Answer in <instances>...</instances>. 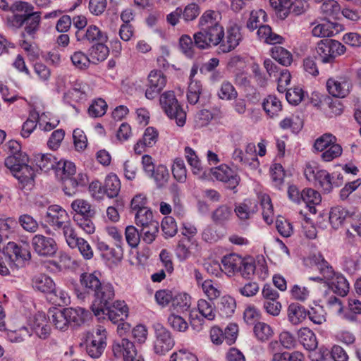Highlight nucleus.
I'll return each mask as SVG.
<instances>
[{
    "mask_svg": "<svg viewBox=\"0 0 361 361\" xmlns=\"http://www.w3.org/2000/svg\"><path fill=\"white\" fill-rule=\"evenodd\" d=\"M54 171L56 177L63 182L64 192L68 196L73 195L78 187L85 186L88 182L87 174L78 173L75 175V165L70 161H57Z\"/></svg>",
    "mask_w": 361,
    "mask_h": 361,
    "instance_id": "nucleus-1",
    "label": "nucleus"
},
{
    "mask_svg": "<svg viewBox=\"0 0 361 361\" xmlns=\"http://www.w3.org/2000/svg\"><path fill=\"white\" fill-rule=\"evenodd\" d=\"M87 353L92 358L99 357L106 347L107 331L98 325L84 335Z\"/></svg>",
    "mask_w": 361,
    "mask_h": 361,
    "instance_id": "nucleus-2",
    "label": "nucleus"
},
{
    "mask_svg": "<svg viewBox=\"0 0 361 361\" xmlns=\"http://www.w3.org/2000/svg\"><path fill=\"white\" fill-rule=\"evenodd\" d=\"M11 11L15 12H24L25 13V32L23 33V37H25L27 35L31 38L35 37V34L39 27L41 21V13L33 12V6L25 1H16L11 5Z\"/></svg>",
    "mask_w": 361,
    "mask_h": 361,
    "instance_id": "nucleus-3",
    "label": "nucleus"
},
{
    "mask_svg": "<svg viewBox=\"0 0 361 361\" xmlns=\"http://www.w3.org/2000/svg\"><path fill=\"white\" fill-rule=\"evenodd\" d=\"M319 269L323 277L329 282L334 292L344 297L349 292V283L343 275L336 273L324 259L319 263Z\"/></svg>",
    "mask_w": 361,
    "mask_h": 361,
    "instance_id": "nucleus-4",
    "label": "nucleus"
},
{
    "mask_svg": "<svg viewBox=\"0 0 361 361\" xmlns=\"http://www.w3.org/2000/svg\"><path fill=\"white\" fill-rule=\"evenodd\" d=\"M345 51V47L341 42L326 39L317 43L314 57L323 63H332L337 56L343 54Z\"/></svg>",
    "mask_w": 361,
    "mask_h": 361,
    "instance_id": "nucleus-5",
    "label": "nucleus"
},
{
    "mask_svg": "<svg viewBox=\"0 0 361 361\" xmlns=\"http://www.w3.org/2000/svg\"><path fill=\"white\" fill-rule=\"evenodd\" d=\"M159 102L162 109L171 119H175L178 126H184L186 113L178 104L173 91H166L161 94Z\"/></svg>",
    "mask_w": 361,
    "mask_h": 361,
    "instance_id": "nucleus-6",
    "label": "nucleus"
},
{
    "mask_svg": "<svg viewBox=\"0 0 361 361\" xmlns=\"http://www.w3.org/2000/svg\"><path fill=\"white\" fill-rule=\"evenodd\" d=\"M92 296L94 299L92 302V310L98 319H101L104 317L103 309L111 303L114 298V288L109 283H102Z\"/></svg>",
    "mask_w": 361,
    "mask_h": 361,
    "instance_id": "nucleus-7",
    "label": "nucleus"
},
{
    "mask_svg": "<svg viewBox=\"0 0 361 361\" xmlns=\"http://www.w3.org/2000/svg\"><path fill=\"white\" fill-rule=\"evenodd\" d=\"M304 174L308 180L316 181L326 192H329L334 187L341 185L340 181L333 180L334 176H331L327 171L319 169L310 164L306 165Z\"/></svg>",
    "mask_w": 361,
    "mask_h": 361,
    "instance_id": "nucleus-8",
    "label": "nucleus"
},
{
    "mask_svg": "<svg viewBox=\"0 0 361 361\" xmlns=\"http://www.w3.org/2000/svg\"><path fill=\"white\" fill-rule=\"evenodd\" d=\"M223 26H217L203 30H199L193 35L197 48L207 49L216 47L221 42L223 36Z\"/></svg>",
    "mask_w": 361,
    "mask_h": 361,
    "instance_id": "nucleus-9",
    "label": "nucleus"
},
{
    "mask_svg": "<svg viewBox=\"0 0 361 361\" xmlns=\"http://www.w3.org/2000/svg\"><path fill=\"white\" fill-rule=\"evenodd\" d=\"M218 44L219 53H228L234 50L241 42L243 37L240 29L236 24L227 27L226 32L223 29V36Z\"/></svg>",
    "mask_w": 361,
    "mask_h": 361,
    "instance_id": "nucleus-10",
    "label": "nucleus"
},
{
    "mask_svg": "<svg viewBox=\"0 0 361 361\" xmlns=\"http://www.w3.org/2000/svg\"><path fill=\"white\" fill-rule=\"evenodd\" d=\"M31 244L35 253L40 257H52L58 250L55 239L42 234L35 235Z\"/></svg>",
    "mask_w": 361,
    "mask_h": 361,
    "instance_id": "nucleus-11",
    "label": "nucleus"
},
{
    "mask_svg": "<svg viewBox=\"0 0 361 361\" xmlns=\"http://www.w3.org/2000/svg\"><path fill=\"white\" fill-rule=\"evenodd\" d=\"M166 76L161 71H151L147 79L145 97L150 100L157 97L166 87Z\"/></svg>",
    "mask_w": 361,
    "mask_h": 361,
    "instance_id": "nucleus-12",
    "label": "nucleus"
},
{
    "mask_svg": "<svg viewBox=\"0 0 361 361\" xmlns=\"http://www.w3.org/2000/svg\"><path fill=\"white\" fill-rule=\"evenodd\" d=\"M102 283L97 272L82 273L80 276V289L75 290L78 298L85 300L89 295L95 293Z\"/></svg>",
    "mask_w": 361,
    "mask_h": 361,
    "instance_id": "nucleus-13",
    "label": "nucleus"
},
{
    "mask_svg": "<svg viewBox=\"0 0 361 361\" xmlns=\"http://www.w3.org/2000/svg\"><path fill=\"white\" fill-rule=\"evenodd\" d=\"M326 90L328 92L335 97L343 98L346 97L351 87V84L345 76L332 77L327 80Z\"/></svg>",
    "mask_w": 361,
    "mask_h": 361,
    "instance_id": "nucleus-14",
    "label": "nucleus"
},
{
    "mask_svg": "<svg viewBox=\"0 0 361 361\" xmlns=\"http://www.w3.org/2000/svg\"><path fill=\"white\" fill-rule=\"evenodd\" d=\"M155 333L154 351L157 354L164 355L174 345L173 339L171 336V333L161 324L156 326Z\"/></svg>",
    "mask_w": 361,
    "mask_h": 361,
    "instance_id": "nucleus-15",
    "label": "nucleus"
},
{
    "mask_svg": "<svg viewBox=\"0 0 361 361\" xmlns=\"http://www.w3.org/2000/svg\"><path fill=\"white\" fill-rule=\"evenodd\" d=\"M112 351L117 358L124 361H133L137 355V350L133 342L127 338L115 341L112 345Z\"/></svg>",
    "mask_w": 361,
    "mask_h": 361,
    "instance_id": "nucleus-16",
    "label": "nucleus"
},
{
    "mask_svg": "<svg viewBox=\"0 0 361 361\" xmlns=\"http://www.w3.org/2000/svg\"><path fill=\"white\" fill-rule=\"evenodd\" d=\"M211 172L217 180L227 183L231 188H235L239 183V176L226 164L213 168Z\"/></svg>",
    "mask_w": 361,
    "mask_h": 361,
    "instance_id": "nucleus-17",
    "label": "nucleus"
},
{
    "mask_svg": "<svg viewBox=\"0 0 361 361\" xmlns=\"http://www.w3.org/2000/svg\"><path fill=\"white\" fill-rule=\"evenodd\" d=\"M104 319L105 316L108 317L109 320L116 324L120 321H123L128 317V308L124 301L117 300L110 303L107 307L103 309Z\"/></svg>",
    "mask_w": 361,
    "mask_h": 361,
    "instance_id": "nucleus-18",
    "label": "nucleus"
},
{
    "mask_svg": "<svg viewBox=\"0 0 361 361\" xmlns=\"http://www.w3.org/2000/svg\"><path fill=\"white\" fill-rule=\"evenodd\" d=\"M75 37L78 41L88 42H106L107 35L106 32L102 31L99 27L94 25H91L85 30L76 31Z\"/></svg>",
    "mask_w": 361,
    "mask_h": 361,
    "instance_id": "nucleus-19",
    "label": "nucleus"
},
{
    "mask_svg": "<svg viewBox=\"0 0 361 361\" xmlns=\"http://www.w3.org/2000/svg\"><path fill=\"white\" fill-rule=\"evenodd\" d=\"M68 216L61 207L54 204L49 207L47 212V221L56 228H61L68 223Z\"/></svg>",
    "mask_w": 361,
    "mask_h": 361,
    "instance_id": "nucleus-20",
    "label": "nucleus"
},
{
    "mask_svg": "<svg viewBox=\"0 0 361 361\" xmlns=\"http://www.w3.org/2000/svg\"><path fill=\"white\" fill-rule=\"evenodd\" d=\"M30 326L37 336L45 339L50 334V326L44 312H39L30 321Z\"/></svg>",
    "mask_w": 361,
    "mask_h": 361,
    "instance_id": "nucleus-21",
    "label": "nucleus"
},
{
    "mask_svg": "<svg viewBox=\"0 0 361 361\" xmlns=\"http://www.w3.org/2000/svg\"><path fill=\"white\" fill-rule=\"evenodd\" d=\"M257 210V202L250 199H246L242 202L235 204L234 208L235 215L243 221L251 219Z\"/></svg>",
    "mask_w": 361,
    "mask_h": 361,
    "instance_id": "nucleus-22",
    "label": "nucleus"
},
{
    "mask_svg": "<svg viewBox=\"0 0 361 361\" xmlns=\"http://www.w3.org/2000/svg\"><path fill=\"white\" fill-rule=\"evenodd\" d=\"M97 247L101 252L102 257L108 262L116 264L123 259V247H116V248H114L104 241H98Z\"/></svg>",
    "mask_w": 361,
    "mask_h": 361,
    "instance_id": "nucleus-23",
    "label": "nucleus"
},
{
    "mask_svg": "<svg viewBox=\"0 0 361 361\" xmlns=\"http://www.w3.org/2000/svg\"><path fill=\"white\" fill-rule=\"evenodd\" d=\"M243 262V258L235 253L224 256L221 259L223 272L229 277L234 276L242 267Z\"/></svg>",
    "mask_w": 361,
    "mask_h": 361,
    "instance_id": "nucleus-24",
    "label": "nucleus"
},
{
    "mask_svg": "<svg viewBox=\"0 0 361 361\" xmlns=\"http://www.w3.org/2000/svg\"><path fill=\"white\" fill-rule=\"evenodd\" d=\"M32 286L35 290L49 295L54 290L56 284L50 276L39 274L32 277Z\"/></svg>",
    "mask_w": 361,
    "mask_h": 361,
    "instance_id": "nucleus-25",
    "label": "nucleus"
},
{
    "mask_svg": "<svg viewBox=\"0 0 361 361\" xmlns=\"http://www.w3.org/2000/svg\"><path fill=\"white\" fill-rule=\"evenodd\" d=\"M221 16L219 12L213 10L205 11L199 18L198 27L200 30H203L220 26L221 25Z\"/></svg>",
    "mask_w": 361,
    "mask_h": 361,
    "instance_id": "nucleus-26",
    "label": "nucleus"
},
{
    "mask_svg": "<svg viewBox=\"0 0 361 361\" xmlns=\"http://www.w3.org/2000/svg\"><path fill=\"white\" fill-rule=\"evenodd\" d=\"M262 108L269 118H275L282 111V104L275 95H268L263 100Z\"/></svg>",
    "mask_w": 361,
    "mask_h": 361,
    "instance_id": "nucleus-27",
    "label": "nucleus"
},
{
    "mask_svg": "<svg viewBox=\"0 0 361 361\" xmlns=\"http://www.w3.org/2000/svg\"><path fill=\"white\" fill-rule=\"evenodd\" d=\"M191 305V298L185 293H178L173 295L170 311L184 313Z\"/></svg>",
    "mask_w": 361,
    "mask_h": 361,
    "instance_id": "nucleus-28",
    "label": "nucleus"
},
{
    "mask_svg": "<svg viewBox=\"0 0 361 361\" xmlns=\"http://www.w3.org/2000/svg\"><path fill=\"white\" fill-rule=\"evenodd\" d=\"M298 338L299 342L303 347L310 350H314L318 345L316 335L308 328H301L298 331Z\"/></svg>",
    "mask_w": 361,
    "mask_h": 361,
    "instance_id": "nucleus-29",
    "label": "nucleus"
},
{
    "mask_svg": "<svg viewBox=\"0 0 361 361\" xmlns=\"http://www.w3.org/2000/svg\"><path fill=\"white\" fill-rule=\"evenodd\" d=\"M66 316L70 324L74 326H80L88 318L90 312L88 310L82 307L66 308Z\"/></svg>",
    "mask_w": 361,
    "mask_h": 361,
    "instance_id": "nucleus-30",
    "label": "nucleus"
},
{
    "mask_svg": "<svg viewBox=\"0 0 361 361\" xmlns=\"http://www.w3.org/2000/svg\"><path fill=\"white\" fill-rule=\"evenodd\" d=\"M49 319L56 329L65 331L68 329L69 322L66 316V308L63 310H54L49 312Z\"/></svg>",
    "mask_w": 361,
    "mask_h": 361,
    "instance_id": "nucleus-31",
    "label": "nucleus"
},
{
    "mask_svg": "<svg viewBox=\"0 0 361 361\" xmlns=\"http://www.w3.org/2000/svg\"><path fill=\"white\" fill-rule=\"evenodd\" d=\"M287 314L288 321L293 325H298L306 318L307 312L302 305L291 303L288 307Z\"/></svg>",
    "mask_w": 361,
    "mask_h": 361,
    "instance_id": "nucleus-32",
    "label": "nucleus"
},
{
    "mask_svg": "<svg viewBox=\"0 0 361 361\" xmlns=\"http://www.w3.org/2000/svg\"><path fill=\"white\" fill-rule=\"evenodd\" d=\"M268 16L262 9L253 10L246 23V27L250 31H254L263 25L267 21Z\"/></svg>",
    "mask_w": 361,
    "mask_h": 361,
    "instance_id": "nucleus-33",
    "label": "nucleus"
},
{
    "mask_svg": "<svg viewBox=\"0 0 361 361\" xmlns=\"http://www.w3.org/2000/svg\"><path fill=\"white\" fill-rule=\"evenodd\" d=\"M236 307L235 300L229 295L221 297L217 304L219 314L223 317H229L233 315Z\"/></svg>",
    "mask_w": 361,
    "mask_h": 361,
    "instance_id": "nucleus-34",
    "label": "nucleus"
},
{
    "mask_svg": "<svg viewBox=\"0 0 361 361\" xmlns=\"http://www.w3.org/2000/svg\"><path fill=\"white\" fill-rule=\"evenodd\" d=\"M12 173L23 187L27 185H32L35 176L33 169L28 166L27 164L21 166L20 169H18L16 171Z\"/></svg>",
    "mask_w": 361,
    "mask_h": 361,
    "instance_id": "nucleus-35",
    "label": "nucleus"
},
{
    "mask_svg": "<svg viewBox=\"0 0 361 361\" xmlns=\"http://www.w3.org/2000/svg\"><path fill=\"white\" fill-rule=\"evenodd\" d=\"M349 213L345 208L338 206L331 208L329 212V222L334 229L338 228L346 218Z\"/></svg>",
    "mask_w": 361,
    "mask_h": 361,
    "instance_id": "nucleus-36",
    "label": "nucleus"
},
{
    "mask_svg": "<svg viewBox=\"0 0 361 361\" xmlns=\"http://www.w3.org/2000/svg\"><path fill=\"white\" fill-rule=\"evenodd\" d=\"M180 312H171L167 318V324L178 332H185L188 329V324Z\"/></svg>",
    "mask_w": 361,
    "mask_h": 361,
    "instance_id": "nucleus-37",
    "label": "nucleus"
},
{
    "mask_svg": "<svg viewBox=\"0 0 361 361\" xmlns=\"http://www.w3.org/2000/svg\"><path fill=\"white\" fill-rule=\"evenodd\" d=\"M106 42H99L92 46L89 50L90 57L93 63L104 61L109 56V48L104 44Z\"/></svg>",
    "mask_w": 361,
    "mask_h": 361,
    "instance_id": "nucleus-38",
    "label": "nucleus"
},
{
    "mask_svg": "<svg viewBox=\"0 0 361 361\" xmlns=\"http://www.w3.org/2000/svg\"><path fill=\"white\" fill-rule=\"evenodd\" d=\"M197 245L196 241L183 238L178 243L176 250L177 257L180 261H184L191 255V250Z\"/></svg>",
    "mask_w": 361,
    "mask_h": 361,
    "instance_id": "nucleus-39",
    "label": "nucleus"
},
{
    "mask_svg": "<svg viewBox=\"0 0 361 361\" xmlns=\"http://www.w3.org/2000/svg\"><path fill=\"white\" fill-rule=\"evenodd\" d=\"M257 35L260 40L268 44L281 43L282 40V37L273 32L271 27L268 25H263L257 28Z\"/></svg>",
    "mask_w": 361,
    "mask_h": 361,
    "instance_id": "nucleus-40",
    "label": "nucleus"
},
{
    "mask_svg": "<svg viewBox=\"0 0 361 361\" xmlns=\"http://www.w3.org/2000/svg\"><path fill=\"white\" fill-rule=\"evenodd\" d=\"M259 199L262 209L263 219L267 224H271L274 221V209L271 198L268 195L262 193L259 195Z\"/></svg>",
    "mask_w": 361,
    "mask_h": 361,
    "instance_id": "nucleus-41",
    "label": "nucleus"
},
{
    "mask_svg": "<svg viewBox=\"0 0 361 361\" xmlns=\"http://www.w3.org/2000/svg\"><path fill=\"white\" fill-rule=\"evenodd\" d=\"M104 190L106 195L113 198L116 197L121 190V181L115 174H110L106 176L104 183Z\"/></svg>",
    "mask_w": 361,
    "mask_h": 361,
    "instance_id": "nucleus-42",
    "label": "nucleus"
},
{
    "mask_svg": "<svg viewBox=\"0 0 361 361\" xmlns=\"http://www.w3.org/2000/svg\"><path fill=\"white\" fill-rule=\"evenodd\" d=\"M85 86L78 84L75 85L73 88L65 92L63 98L66 103L71 104L73 102H80L85 99Z\"/></svg>",
    "mask_w": 361,
    "mask_h": 361,
    "instance_id": "nucleus-43",
    "label": "nucleus"
},
{
    "mask_svg": "<svg viewBox=\"0 0 361 361\" xmlns=\"http://www.w3.org/2000/svg\"><path fill=\"white\" fill-rule=\"evenodd\" d=\"M35 161L40 170L47 172L51 169H55L56 159L51 154H39L35 156Z\"/></svg>",
    "mask_w": 361,
    "mask_h": 361,
    "instance_id": "nucleus-44",
    "label": "nucleus"
},
{
    "mask_svg": "<svg viewBox=\"0 0 361 361\" xmlns=\"http://www.w3.org/2000/svg\"><path fill=\"white\" fill-rule=\"evenodd\" d=\"M185 156L188 164L191 167L192 173L195 175L201 176L203 172V168L195 151L190 147H186L185 148Z\"/></svg>",
    "mask_w": 361,
    "mask_h": 361,
    "instance_id": "nucleus-45",
    "label": "nucleus"
},
{
    "mask_svg": "<svg viewBox=\"0 0 361 361\" xmlns=\"http://www.w3.org/2000/svg\"><path fill=\"white\" fill-rule=\"evenodd\" d=\"M71 208L75 212L74 216H92L94 214L90 204L82 199H77L71 203Z\"/></svg>",
    "mask_w": 361,
    "mask_h": 361,
    "instance_id": "nucleus-46",
    "label": "nucleus"
},
{
    "mask_svg": "<svg viewBox=\"0 0 361 361\" xmlns=\"http://www.w3.org/2000/svg\"><path fill=\"white\" fill-rule=\"evenodd\" d=\"M197 310L199 313L208 321H213L215 319V307L212 302L200 299L197 301Z\"/></svg>",
    "mask_w": 361,
    "mask_h": 361,
    "instance_id": "nucleus-47",
    "label": "nucleus"
},
{
    "mask_svg": "<svg viewBox=\"0 0 361 361\" xmlns=\"http://www.w3.org/2000/svg\"><path fill=\"white\" fill-rule=\"evenodd\" d=\"M27 159V157L25 153H20L18 155H8L5 159V165L13 173L26 164Z\"/></svg>",
    "mask_w": 361,
    "mask_h": 361,
    "instance_id": "nucleus-48",
    "label": "nucleus"
},
{
    "mask_svg": "<svg viewBox=\"0 0 361 361\" xmlns=\"http://www.w3.org/2000/svg\"><path fill=\"white\" fill-rule=\"evenodd\" d=\"M272 58L283 66H288L292 62L291 54L280 46H276L271 49Z\"/></svg>",
    "mask_w": 361,
    "mask_h": 361,
    "instance_id": "nucleus-49",
    "label": "nucleus"
},
{
    "mask_svg": "<svg viewBox=\"0 0 361 361\" xmlns=\"http://www.w3.org/2000/svg\"><path fill=\"white\" fill-rule=\"evenodd\" d=\"M39 115L36 111H32L30 114L28 118L23 123L20 135L23 137H28L31 133L36 128L37 123H39Z\"/></svg>",
    "mask_w": 361,
    "mask_h": 361,
    "instance_id": "nucleus-50",
    "label": "nucleus"
},
{
    "mask_svg": "<svg viewBox=\"0 0 361 361\" xmlns=\"http://www.w3.org/2000/svg\"><path fill=\"white\" fill-rule=\"evenodd\" d=\"M232 216V209L227 205L223 204L217 207L212 214V220L219 224L228 221Z\"/></svg>",
    "mask_w": 361,
    "mask_h": 361,
    "instance_id": "nucleus-51",
    "label": "nucleus"
},
{
    "mask_svg": "<svg viewBox=\"0 0 361 361\" xmlns=\"http://www.w3.org/2000/svg\"><path fill=\"white\" fill-rule=\"evenodd\" d=\"M171 170L173 176L177 181L184 183L186 180L187 169L184 161L181 158L174 159Z\"/></svg>",
    "mask_w": 361,
    "mask_h": 361,
    "instance_id": "nucleus-52",
    "label": "nucleus"
},
{
    "mask_svg": "<svg viewBox=\"0 0 361 361\" xmlns=\"http://www.w3.org/2000/svg\"><path fill=\"white\" fill-rule=\"evenodd\" d=\"M322 197L320 194L311 188L305 189L302 190V199L303 202L308 207L314 209V206L319 204L321 202Z\"/></svg>",
    "mask_w": 361,
    "mask_h": 361,
    "instance_id": "nucleus-53",
    "label": "nucleus"
},
{
    "mask_svg": "<svg viewBox=\"0 0 361 361\" xmlns=\"http://www.w3.org/2000/svg\"><path fill=\"white\" fill-rule=\"evenodd\" d=\"M61 228L63 231V234L68 246L71 249H74L75 245H77V243L82 238L78 236L74 228L70 222L64 224Z\"/></svg>",
    "mask_w": 361,
    "mask_h": 361,
    "instance_id": "nucleus-54",
    "label": "nucleus"
},
{
    "mask_svg": "<svg viewBox=\"0 0 361 361\" xmlns=\"http://www.w3.org/2000/svg\"><path fill=\"white\" fill-rule=\"evenodd\" d=\"M107 109L106 102L101 99H97L92 101L88 108V114L92 118H97L104 116Z\"/></svg>",
    "mask_w": 361,
    "mask_h": 361,
    "instance_id": "nucleus-55",
    "label": "nucleus"
},
{
    "mask_svg": "<svg viewBox=\"0 0 361 361\" xmlns=\"http://www.w3.org/2000/svg\"><path fill=\"white\" fill-rule=\"evenodd\" d=\"M148 176L154 179L158 187H162L168 182L169 172L165 166L159 165L153 171V174H149Z\"/></svg>",
    "mask_w": 361,
    "mask_h": 361,
    "instance_id": "nucleus-56",
    "label": "nucleus"
},
{
    "mask_svg": "<svg viewBox=\"0 0 361 361\" xmlns=\"http://www.w3.org/2000/svg\"><path fill=\"white\" fill-rule=\"evenodd\" d=\"M219 99L232 100L237 97L238 92L233 85L228 81H224L217 92Z\"/></svg>",
    "mask_w": 361,
    "mask_h": 361,
    "instance_id": "nucleus-57",
    "label": "nucleus"
},
{
    "mask_svg": "<svg viewBox=\"0 0 361 361\" xmlns=\"http://www.w3.org/2000/svg\"><path fill=\"white\" fill-rule=\"evenodd\" d=\"M335 142H336V137L334 135L331 133H324L315 140L314 148L317 152H323Z\"/></svg>",
    "mask_w": 361,
    "mask_h": 361,
    "instance_id": "nucleus-58",
    "label": "nucleus"
},
{
    "mask_svg": "<svg viewBox=\"0 0 361 361\" xmlns=\"http://www.w3.org/2000/svg\"><path fill=\"white\" fill-rule=\"evenodd\" d=\"M333 24L330 22H325L315 25L312 30L313 36L317 37H329L334 35Z\"/></svg>",
    "mask_w": 361,
    "mask_h": 361,
    "instance_id": "nucleus-59",
    "label": "nucleus"
},
{
    "mask_svg": "<svg viewBox=\"0 0 361 361\" xmlns=\"http://www.w3.org/2000/svg\"><path fill=\"white\" fill-rule=\"evenodd\" d=\"M179 46L182 52L188 57H192L195 53V39L194 41L188 35H183L179 39Z\"/></svg>",
    "mask_w": 361,
    "mask_h": 361,
    "instance_id": "nucleus-60",
    "label": "nucleus"
},
{
    "mask_svg": "<svg viewBox=\"0 0 361 361\" xmlns=\"http://www.w3.org/2000/svg\"><path fill=\"white\" fill-rule=\"evenodd\" d=\"M71 60L73 65L80 70L87 68L90 63V58L81 51H75L71 56Z\"/></svg>",
    "mask_w": 361,
    "mask_h": 361,
    "instance_id": "nucleus-61",
    "label": "nucleus"
},
{
    "mask_svg": "<svg viewBox=\"0 0 361 361\" xmlns=\"http://www.w3.org/2000/svg\"><path fill=\"white\" fill-rule=\"evenodd\" d=\"M202 92V85L200 82L193 80L191 81L188 86V91L187 94L188 100L191 104H195L200 99V94Z\"/></svg>",
    "mask_w": 361,
    "mask_h": 361,
    "instance_id": "nucleus-62",
    "label": "nucleus"
},
{
    "mask_svg": "<svg viewBox=\"0 0 361 361\" xmlns=\"http://www.w3.org/2000/svg\"><path fill=\"white\" fill-rule=\"evenodd\" d=\"M254 333L260 341H266L273 335L271 327L266 323L258 322L254 326Z\"/></svg>",
    "mask_w": 361,
    "mask_h": 361,
    "instance_id": "nucleus-63",
    "label": "nucleus"
},
{
    "mask_svg": "<svg viewBox=\"0 0 361 361\" xmlns=\"http://www.w3.org/2000/svg\"><path fill=\"white\" fill-rule=\"evenodd\" d=\"M343 152V149L339 144L335 142L323 151L321 158L324 161L329 162L339 157Z\"/></svg>",
    "mask_w": 361,
    "mask_h": 361,
    "instance_id": "nucleus-64",
    "label": "nucleus"
}]
</instances>
